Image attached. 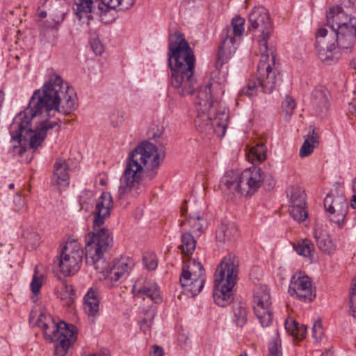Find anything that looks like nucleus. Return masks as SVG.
I'll return each instance as SVG.
<instances>
[{"label":"nucleus","mask_w":356,"mask_h":356,"mask_svg":"<svg viewBox=\"0 0 356 356\" xmlns=\"http://www.w3.org/2000/svg\"><path fill=\"white\" fill-rule=\"evenodd\" d=\"M312 331L314 339L316 341H318L323 335V328L321 320L314 323Z\"/></svg>","instance_id":"obj_51"},{"label":"nucleus","mask_w":356,"mask_h":356,"mask_svg":"<svg viewBox=\"0 0 356 356\" xmlns=\"http://www.w3.org/2000/svg\"><path fill=\"white\" fill-rule=\"evenodd\" d=\"M219 186L225 193L242 195L241 173L234 170L226 172L220 181Z\"/></svg>","instance_id":"obj_21"},{"label":"nucleus","mask_w":356,"mask_h":356,"mask_svg":"<svg viewBox=\"0 0 356 356\" xmlns=\"http://www.w3.org/2000/svg\"><path fill=\"white\" fill-rule=\"evenodd\" d=\"M239 263L238 258L230 254L222 259L216 270L213 298L220 307H226L233 299L232 289L236 283Z\"/></svg>","instance_id":"obj_7"},{"label":"nucleus","mask_w":356,"mask_h":356,"mask_svg":"<svg viewBox=\"0 0 356 356\" xmlns=\"http://www.w3.org/2000/svg\"><path fill=\"white\" fill-rule=\"evenodd\" d=\"M113 7L118 8V10H127L134 4L136 0H112Z\"/></svg>","instance_id":"obj_50"},{"label":"nucleus","mask_w":356,"mask_h":356,"mask_svg":"<svg viewBox=\"0 0 356 356\" xmlns=\"http://www.w3.org/2000/svg\"><path fill=\"white\" fill-rule=\"evenodd\" d=\"M350 66H351L353 69L356 70V59H353V60H351V62H350Z\"/></svg>","instance_id":"obj_62"},{"label":"nucleus","mask_w":356,"mask_h":356,"mask_svg":"<svg viewBox=\"0 0 356 356\" xmlns=\"http://www.w3.org/2000/svg\"><path fill=\"white\" fill-rule=\"evenodd\" d=\"M314 236L320 250L329 254L334 253L336 250V245L330 234L322 230L316 229Z\"/></svg>","instance_id":"obj_29"},{"label":"nucleus","mask_w":356,"mask_h":356,"mask_svg":"<svg viewBox=\"0 0 356 356\" xmlns=\"http://www.w3.org/2000/svg\"><path fill=\"white\" fill-rule=\"evenodd\" d=\"M296 106V104L295 100L291 97L286 95L282 104L283 111L286 115L291 116Z\"/></svg>","instance_id":"obj_49"},{"label":"nucleus","mask_w":356,"mask_h":356,"mask_svg":"<svg viewBox=\"0 0 356 356\" xmlns=\"http://www.w3.org/2000/svg\"><path fill=\"white\" fill-rule=\"evenodd\" d=\"M112 0H96V14L99 15L101 21L105 24L112 22L115 19L114 13L117 8H112Z\"/></svg>","instance_id":"obj_28"},{"label":"nucleus","mask_w":356,"mask_h":356,"mask_svg":"<svg viewBox=\"0 0 356 356\" xmlns=\"http://www.w3.org/2000/svg\"><path fill=\"white\" fill-rule=\"evenodd\" d=\"M195 58L193 49L179 32L168 38V65L171 71L170 85L177 93L184 97L195 90Z\"/></svg>","instance_id":"obj_4"},{"label":"nucleus","mask_w":356,"mask_h":356,"mask_svg":"<svg viewBox=\"0 0 356 356\" xmlns=\"http://www.w3.org/2000/svg\"><path fill=\"white\" fill-rule=\"evenodd\" d=\"M254 303V309L259 307L261 309L264 307L270 308L271 298L269 289L266 286H259L255 289Z\"/></svg>","instance_id":"obj_31"},{"label":"nucleus","mask_w":356,"mask_h":356,"mask_svg":"<svg viewBox=\"0 0 356 356\" xmlns=\"http://www.w3.org/2000/svg\"><path fill=\"white\" fill-rule=\"evenodd\" d=\"M350 112H352V113L353 112V111H356L355 106H353H353L350 105Z\"/></svg>","instance_id":"obj_63"},{"label":"nucleus","mask_w":356,"mask_h":356,"mask_svg":"<svg viewBox=\"0 0 356 356\" xmlns=\"http://www.w3.org/2000/svg\"><path fill=\"white\" fill-rule=\"evenodd\" d=\"M96 0H74L73 10L76 17L79 20L86 18L88 24L92 19L91 13H96Z\"/></svg>","instance_id":"obj_25"},{"label":"nucleus","mask_w":356,"mask_h":356,"mask_svg":"<svg viewBox=\"0 0 356 356\" xmlns=\"http://www.w3.org/2000/svg\"><path fill=\"white\" fill-rule=\"evenodd\" d=\"M289 199V211L291 217L298 222H303L308 218L306 210L305 194L301 187L291 186L286 190Z\"/></svg>","instance_id":"obj_16"},{"label":"nucleus","mask_w":356,"mask_h":356,"mask_svg":"<svg viewBox=\"0 0 356 356\" xmlns=\"http://www.w3.org/2000/svg\"><path fill=\"white\" fill-rule=\"evenodd\" d=\"M324 207L330 214V220L342 227L349 209L346 197L341 195L333 196L328 194L324 200Z\"/></svg>","instance_id":"obj_15"},{"label":"nucleus","mask_w":356,"mask_h":356,"mask_svg":"<svg viewBox=\"0 0 356 356\" xmlns=\"http://www.w3.org/2000/svg\"><path fill=\"white\" fill-rule=\"evenodd\" d=\"M83 250L75 240L67 241L53 263L54 273L70 276L78 272L83 260Z\"/></svg>","instance_id":"obj_9"},{"label":"nucleus","mask_w":356,"mask_h":356,"mask_svg":"<svg viewBox=\"0 0 356 356\" xmlns=\"http://www.w3.org/2000/svg\"><path fill=\"white\" fill-rule=\"evenodd\" d=\"M135 266L134 260L127 256L121 257L120 259L114 261L112 268L109 266L108 271L102 273L108 274L110 273L112 280L116 282L123 276L127 275Z\"/></svg>","instance_id":"obj_20"},{"label":"nucleus","mask_w":356,"mask_h":356,"mask_svg":"<svg viewBox=\"0 0 356 356\" xmlns=\"http://www.w3.org/2000/svg\"><path fill=\"white\" fill-rule=\"evenodd\" d=\"M113 198L110 193L103 192L97 201L94 215L93 230L86 236V262L98 273L108 271L109 263L104 254L113 245V234L110 229L101 227L111 215Z\"/></svg>","instance_id":"obj_3"},{"label":"nucleus","mask_w":356,"mask_h":356,"mask_svg":"<svg viewBox=\"0 0 356 356\" xmlns=\"http://www.w3.org/2000/svg\"><path fill=\"white\" fill-rule=\"evenodd\" d=\"M93 198L92 195L89 191H83L79 197V203L81 207V210L88 211L89 209V206L92 204Z\"/></svg>","instance_id":"obj_47"},{"label":"nucleus","mask_w":356,"mask_h":356,"mask_svg":"<svg viewBox=\"0 0 356 356\" xmlns=\"http://www.w3.org/2000/svg\"><path fill=\"white\" fill-rule=\"evenodd\" d=\"M238 235V228L234 222L222 223L216 230V238L221 242L235 240Z\"/></svg>","instance_id":"obj_30"},{"label":"nucleus","mask_w":356,"mask_h":356,"mask_svg":"<svg viewBox=\"0 0 356 356\" xmlns=\"http://www.w3.org/2000/svg\"><path fill=\"white\" fill-rule=\"evenodd\" d=\"M242 195H252L261 186L264 179L261 168L253 166L245 169L241 173Z\"/></svg>","instance_id":"obj_17"},{"label":"nucleus","mask_w":356,"mask_h":356,"mask_svg":"<svg viewBox=\"0 0 356 356\" xmlns=\"http://www.w3.org/2000/svg\"><path fill=\"white\" fill-rule=\"evenodd\" d=\"M233 320L237 326L243 327L247 323V310L245 307L238 305L233 309Z\"/></svg>","instance_id":"obj_43"},{"label":"nucleus","mask_w":356,"mask_h":356,"mask_svg":"<svg viewBox=\"0 0 356 356\" xmlns=\"http://www.w3.org/2000/svg\"><path fill=\"white\" fill-rule=\"evenodd\" d=\"M42 284V276H38L36 273L34 274L32 281L31 282V289L33 293H37L40 291Z\"/></svg>","instance_id":"obj_52"},{"label":"nucleus","mask_w":356,"mask_h":356,"mask_svg":"<svg viewBox=\"0 0 356 356\" xmlns=\"http://www.w3.org/2000/svg\"><path fill=\"white\" fill-rule=\"evenodd\" d=\"M327 91L323 87L316 88L312 92V106L316 115L327 111L329 104Z\"/></svg>","instance_id":"obj_26"},{"label":"nucleus","mask_w":356,"mask_h":356,"mask_svg":"<svg viewBox=\"0 0 356 356\" xmlns=\"http://www.w3.org/2000/svg\"><path fill=\"white\" fill-rule=\"evenodd\" d=\"M321 356H332V352L330 350H326Z\"/></svg>","instance_id":"obj_60"},{"label":"nucleus","mask_w":356,"mask_h":356,"mask_svg":"<svg viewBox=\"0 0 356 356\" xmlns=\"http://www.w3.org/2000/svg\"><path fill=\"white\" fill-rule=\"evenodd\" d=\"M14 204H15V210L17 211H19L24 209L25 207V200L24 198L20 195H17L14 197Z\"/></svg>","instance_id":"obj_54"},{"label":"nucleus","mask_w":356,"mask_h":356,"mask_svg":"<svg viewBox=\"0 0 356 356\" xmlns=\"http://www.w3.org/2000/svg\"><path fill=\"white\" fill-rule=\"evenodd\" d=\"M76 102L74 89L67 83H64L61 76L52 74L42 90H35L28 106L14 118L11 130L16 132L27 127L32 119L43 111L47 113L48 118L51 117L52 111L68 115L76 110Z\"/></svg>","instance_id":"obj_1"},{"label":"nucleus","mask_w":356,"mask_h":356,"mask_svg":"<svg viewBox=\"0 0 356 356\" xmlns=\"http://www.w3.org/2000/svg\"><path fill=\"white\" fill-rule=\"evenodd\" d=\"M91 47H92L94 52L97 55H101L102 54L103 51H104V48H103L102 44H101L99 43V42H98L97 40H94L91 43Z\"/></svg>","instance_id":"obj_56"},{"label":"nucleus","mask_w":356,"mask_h":356,"mask_svg":"<svg viewBox=\"0 0 356 356\" xmlns=\"http://www.w3.org/2000/svg\"><path fill=\"white\" fill-rule=\"evenodd\" d=\"M68 168L65 159H58L54 164V178L56 183L61 186L69 184Z\"/></svg>","instance_id":"obj_32"},{"label":"nucleus","mask_w":356,"mask_h":356,"mask_svg":"<svg viewBox=\"0 0 356 356\" xmlns=\"http://www.w3.org/2000/svg\"><path fill=\"white\" fill-rule=\"evenodd\" d=\"M288 291L292 297L305 302H312L316 298L310 278L301 273L292 276Z\"/></svg>","instance_id":"obj_14"},{"label":"nucleus","mask_w":356,"mask_h":356,"mask_svg":"<svg viewBox=\"0 0 356 356\" xmlns=\"http://www.w3.org/2000/svg\"><path fill=\"white\" fill-rule=\"evenodd\" d=\"M37 325L42 329L45 339H50V334H52V330L59 325V322H56L50 314L41 313L37 320Z\"/></svg>","instance_id":"obj_33"},{"label":"nucleus","mask_w":356,"mask_h":356,"mask_svg":"<svg viewBox=\"0 0 356 356\" xmlns=\"http://www.w3.org/2000/svg\"><path fill=\"white\" fill-rule=\"evenodd\" d=\"M293 248L299 255L304 257H310L314 250L313 244L307 239L293 243Z\"/></svg>","instance_id":"obj_39"},{"label":"nucleus","mask_w":356,"mask_h":356,"mask_svg":"<svg viewBox=\"0 0 356 356\" xmlns=\"http://www.w3.org/2000/svg\"><path fill=\"white\" fill-rule=\"evenodd\" d=\"M59 25L49 20L42 22L40 26V40L50 44H55L58 38Z\"/></svg>","instance_id":"obj_27"},{"label":"nucleus","mask_w":356,"mask_h":356,"mask_svg":"<svg viewBox=\"0 0 356 356\" xmlns=\"http://www.w3.org/2000/svg\"><path fill=\"white\" fill-rule=\"evenodd\" d=\"M57 124L56 121L42 122L34 130L31 128V124L23 129V136H26L27 144L29 143L30 148L35 149L40 146L47 136V131Z\"/></svg>","instance_id":"obj_18"},{"label":"nucleus","mask_w":356,"mask_h":356,"mask_svg":"<svg viewBox=\"0 0 356 356\" xmlns=\"http://www.w3.org/2000/svg\"><path fill=\"white\" fill-rule=\"evenodd\" d=\"M350 206L353 209H356V193H354L350 200Z\"/></svg>","instance_id":"obj_58"},{"label":"nucleus","mask_w":356,"mask_h":356,"mask_svg":"<svg viewBox=\"0 0 356 356\" xmlns=\"http://www.w3.org/2000/svg\"><path fill=\"white\" fill-rule=\"evenodd\" d=\"M182 252L186 255L191 254L195 248V241L193 236L189 232L181 235V245L179 246Z\"/></svg>","instance_id":"obj_41"},{"label":"nucleus","mask_w":356,"mask_h":356,"mask_svg":"<svg viewBox=\"0 0 356 356\" xmlns=\"http://www.w3.org/2000/svg\"><path fill=\"white\" fill-rule=\"evenodd\" d=\"M133 291L138 298H149L155 303L161 301L159 290L157 284L152 282H145L144 285L140 286V280H138L133 286Z\"/></svg>","instance_id":"obj_23"},{"label":"nucleus","mask_w":356,"mask_h":356,"mask_svg":"<svg viewBox=\"0 0 356 356\" xmlns=\"http://www.w3.org/2000/svg\"><path fill=\"white\" fill-rule=\"evenodd\" d=\"M285 329L288 333L298 340H302L306 336L307 327L293 318L286 320Z\"/></svg>","instance_id":"obj_35"},{"label":"nucleus","mask_w":356,"mask_h":356,"mask_svg":"<svg viewBox=\"0 0 356 356\" xmlns=\"http://www.w3.org/2000/svg\"><path fill=\"white\" fill-rule=\"evenodd\" d=\"M217 86V83H209L198 90L194 100L197 113L195 119V126L200 133H204L209 136L215 134L218 137L222 138L225 135L229 122L228 108H223L222 110L217 111L213 119L209 113L213 104L212 90Z\"/></svg>","instance_id":"obj_5"},{"label":"nucleus","mask_w":356,"mask_h":356,"mask_svg":"<svg viewBox=\"0 0 356 356\" xmlns=\"http://www.w3.org/2000/svg\"><path fill=\"white\" fill-rule=\"evenodd\" d=\"M353 191L354 193H356V178H355L353 181Z\"/></svg>","instance_id":"obj_61"},{"label":"nucleus","mask_w":356,"mask_h":356,"mask_svg":"<svg viewBox=\"0 0 356 356\" xmlns=\"http://www.w3.org/2000/svg\"><path fill=\"white\" fill-rule=\"evenodd\" d=\"M318 144V134L316 131L315 128H313L312 131L307 136V138L300 147L299 152L300 156L304 158L310 155Z\"/></svg>","instance_id":"obj_34"},{"label":"nucleus","mask_w":356,"mask_h":356,"mask_svg":"<svg viewBox=\"0 0 356 356\" xmlns=\"http://www.w3.org/2000/svg\"><path fill=\"white\" fill-rule=\"evenodd\" d=\"M245 19L236 16L229 26L223 29L221 35V42L218 47L216 60V68H220L227 59L236 51L238 39L244 32Z\"/></svg>","instance_id":"obj_10"},{"label":"nucleus","mask_w":356,"mask_h":356,"mask_svg":"<svg viewBox=\"0 0 356 356\" xmlns=\"http://www.w3.org/2000/svg\"><path fill=\"white\" fill-rule=\"evenodd\" d=\"M239 356H248V355H247L246 352H243V353H241L239 355Z\"/></svg>","instance_id":"obj_64"},{"label":"nucleus","mask_w":356,"mask_h":356,"mask_svg":"<svg viewBox=\"0 0 356 356\" xmlns=\"http://www.w3.org/2000/svg\"><path fill=\"white\" fill-rule=\"evenodd\" d=\"M203 275L204 269L200 262L193 259L190 260L188 264H184L179 277L183 293L191 297L200 293L205 282Z\"/></svg>","instance_id":"obj_11"},{"label":"nucleus","mask_w":356,"mask_h":356,"mask_svg":"<svg viewBox=\"0 0 356 356\" xmlns=\"http://www.w3.org/2000/svg\"><path fill=\"white\" fill-rule=\"evenodd\" d=\"M268 356H282V342L278 331H276V337L268 344Z\"/></svg>","instance_id":"obj_44"},{"label":"nucleus","mask_w":356,"mask_h":356,"mask_svg":"<svg viewBox=\"0 0 356 356\" xmlns=\"http://www.w3.org/2000/svg\"><path fill=\"white\" fill-rule=\"evenodd\" d=\"M9 131L11 135L12 147H10L8 153L11 154L12 156L22 158L23 154L26 152V136H23V129L13 132L11 130V124L10 125Z\"/></svg>","instance_id":"obj_24"},{"label":"nucleus","mask_w":356,"mask_h":356,"mask_svg":"<svg viewBox=\"0 0 356 356\" xmlns=\"http://www.w3.org/2000/svg\"><path fill=\"white\" fill-rule=\"evenodd\" d=\"M280 73L275 67V58L272 51H261V58L257 65L256 78L249 79L246 86L240 91V96L250 98L257 94L260 87L264 93L270 94L279 81Z\"/></svg>","instance_id":"obj_8"},{"label":"nucleus","mask_w":356,"mask_h":356,"mask_svg":"<svg viewBox=\"0 0 356 356\" xmlns=\"http://www.w3.org/2000/svg\"><path fill=\"white\" fill-rule=\"evenodd\" d=\"M250 31L259 30L261 32L259 40L260 51L268 52V40L273 32L272 22L267 10L262 6L255 7L248 17Z\"/></svg>","instance_id":"obj_12"},{"label":"nucleus","mask_w":356,"mask_h":356,"mask_svg":"<svg viewBox=\"0 0 356 356\" xmlns=\"http://www.w3.org/2000/svg\"><path fill=\"white\" fill-rule=\"evenodd\" d=\"M326 25L331 29L338 48L348 49L356 42V17L347 14L342 6H332L326 11Z\"/></svg>","instance_id":"obj_6"},{"label":"nucleus","mask_w":356,"mask_h":356,"mask_svg":"<svg viewBox=\"0 0 356 356\" xmlns=\"http://www.w3.org/2000/svg\"><path fill=\"white\" fill-rule=\"evenodd\" d=\"M109 120L113 127L121 126L124 120L123 112L118 110L112 111L109 115Z\"/></svg>","instance_id":"obj_48"},{"label":"nucleus","mask_w":356,"mask_h":356,"mask_svg":"<svg viewBox=\"0 0 356 356\" xmlns=\"http://www.w3.org/2000/svg\"><path fill=\"white\" fill-rule=\"evenodd\" d=\"M254 314L261 325L266 327L270 325L273 320V314L270 308L264 307L254 309Z\"/></svg>","instance_id":"obj_38"},{"label":"nucleus","mask_w":356,"mask_h":356,"mask_svg":"<svg viewBox=\"0 0 356 356\" xmlns=\"http://www.w3.org/2000/svg\"><path fill=\"white\" fill-rule=\"evenodd\" d=\"M59 5L58 0H40L38 2L37 15L41 19L47 17V14L50 13L52 8Z\"/></svg>","instance_id":"obj_40"},{"label":"nucleus","mask_w":356,"mask_h":356,"mask_svg":"<svg viewBox=\"0 0 356 356\" xmlns=\"http://www.w3.org/2000/svg\"><path fill=\"white\" fill-rule=\"evenodd\" d=\"M203 220L204 219L200 213H190L188 216H186V221H183L181 225L188 223L193 232H197L200 234L203 227Z\"/></svg>","instance_id":"obj_42"},{"label":"nucleus","mask_w":356,"mask_h":356,"mask_svg":"<svg viewBox=\"0 0 356 356\" xmlns=\"http://www.w3.org/2000/svg\"><path fill=\"white\" fill-rule=\"evenodd\" d=\"M58 2L60 6L52 8L49 17L54 24H61L69 11V6L65 0H58Z\"/></svg>","instance_id":"obj_36"},{"label":"nucleus","mask_w":356,"mask_h":356,"mask_svg":"<svg viewBox=\"0 0 356 356\" xmlns=\"http://www.w3.org/2000/svg\"><path fill=\"white\" fill-rule=\"evenodd\" d=\"M50 339H45L50 343L57 341L55 346V356H68V350L77 339V329L72 325L63 321L52 330Z\"/></svg>","instance_id":"obj_13"},{"label":"nucleus","mask_w":356,"mask_h":356,"mask_svg":"<svg viewBox=\"0 0 356 356\" xmlns=\"http://www.w3.org/2000/svg\"><path fill=\"white\" fill-rule=\"evenodd\" d=\"M143 263L149 270H154L157 267V262L152 257H144Z\"/></svg>","instance_id":"obj_55"},{"label":"nucleus","mask_w":356,"mask_h":356,"mask_svg":"<svg viewBox=\"0 0 356 356\" xmlns=\"http://www.w3.org/2000/svg\"><path fill=\"white\" fill-rule=\"evenodd\" d=\"M65 291L66 292H69L70 293L68 294V296H71V293L72 292V286L65 285Z\"/></svg>","instance_id":"obj_59"},{"label":"nucleus","mask_w":356,"mask_h":356,"mask_svg":"<svg viewBox=\"0 0 356 356\" xmlns=\"http://www.w3.org/2000/svg\"><path fill=\"white\" fill-rule=\"evenodd\" d=\"M24 236L26 241L33 246L36 245L40 240L39 235L35 232L26 231L24 233Z\"/></svg>","instance_id":"obj_53"},{"label":"nucleus","mask_w":356,"mask_h":356,"mask_svg":"<svg viewBox=\"0 0 356 356\" xmlns=\"http://www.w3.org/2000/svg\"><path fill=\"white\" fill-rule=\"evenodd\" d=\"M99 302L98 290L90 288L83 298V309L91 322L99 314Z\"/></svg>","instance_id":"obj_22"},{"label":"nucleus","mask_w":356,"mask_h":356,"mask_svg":"<svg viewBox=\"0 0 356 356\" xmlns=\"http://www.w3.org/2000/svg\"><path fill=\"white\" fill-rule=\"evenodd\" d=\"M149 356H164L163 349L159 346L154 345Z\"/></svg>","instance_id":"obj_57"},{"label":"nucleus","mask_w":356,"mask_h":356,"mask_svg":"<svg viewBox=\"0 0 356 356\" xmlns=\"http://www.w3.org/2000/svg\"><path fill=\"white\" fill-rule=\"evenodd\" d=\"M328 31L325 28H321L316 33V48L318 51V58L325 64L331 65L337 61V58L334 56L333 52L337 46V44L334 38L333 41H328L326 49L321 48L320 44L322 42L321 39H324L327 35Z\"/></svg>","instance_id":"obj_19"},{"label":"nucleus","mask_w":356,"mask_h":356,"mask_svg":"<svg viewBox=\"0 0 356 356\" xmlns=\"http://www.w3.org/2000/svg\"><path fill=\"white\" fill-rule=\"evenodd\" d=\"M163 158L158 149L149 142H143L131 152L127 165L120 178L118 198L123 199L128 194L137 196L145 191L157 175V168Z\"/></svg>","instance_id":"obj_2"},{"label":"nucleus","mask_w":356,"mask_h":356,"mask_svg":"<svg viewBox=\"0 0 356 356\" xmlns=\"http://www.w3.org/2000/svg\"><path fill=\"white\" fill-rule=\"evenodd\" d=\"M154 316H155L154 311H150L149 312H147L145 318L139 321V322H138L139 326L140 327V330L143 332L146 333L147 331H149L151 329Z\"/></svg>","instance_id":"obj_46"},{"label":"nucleus","mask_w":356,"mask_h":356,"mask_svg":"<svg viewBox=\"0 0 356 356\" xmlns=\"http://www.w3.org/2000/svg\"><path fill=\"white\" fill-rule=\"evenodd\" d=\"M267 149L263 143H258L250 150L248 160L253 164L260 163L266 158Z\"/></svg>","instance_id":"obj_37"},{"label":"nucleus","mask_w":356,"mask_h":356,"mask_svg":"<svg viewBox=\"0 0 356 356\" xmlns=\"http://www.w3.org/2000/svg\"><path fill=\"white\" fill-rule=\"evenodd\" d=\"M348 314L356 319V278L353 280L349 293Z\"/></svg>","instance_id":"obj_45"}]
</instances>
